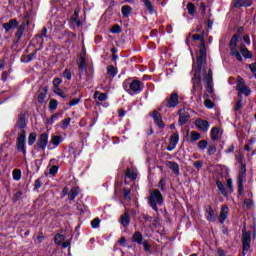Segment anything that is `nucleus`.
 I'll use <instances>...</instances> for the list:
<instances>
[{
  "instance_id": "nucleus-21",
  "label": "nucleus",
  "mask_w": 256,
  "mask_h": 256,
  "mask_svg": "<svg viewBox=\"0 0 256 256\" xmlns=\"http://www.w3.org/2000/svg\"><path fill=\"white\" fill-rule=\"evenodd\" d=\"M252 3L251 0H235L234 7H250Z\"/></svg>"
},
{
  "instance_id": "nucleus-48",
  "label": "nucleus",
  "mask_w": 256,
  "mask_h": 256,
  "mask_svg": "<svg viewBox=\"0 0 256 256\" xmlns=\"http://www.w3.org/2000/svg\"><path fill=\"white\" fill-rule=\"evenodd\" d=\"M217 153V147L215 145H210L208 147V155H215Z\"/></svg>"
},
{
  "instance_id": "nucleus-8",
  "label": "nucleus",
  "mask_w": 256,
  "mask_h": 256,
  "mask_svg": "<svg viewBox=\"0 0 256 256\" xmlns=\"http://www.w3.org/2000/svg\"><path fill=\"white\" fill-rule=\"evenodd\" d=\"M165 107L168 109L177 107L179 105V94L177 92H173L168 99L164 102Z\"/></svg>"
},
{
  "instance_id": "nucleus-62",
  "label": "nucleus",
  "mask_w": 256,
  "mask_h": 256,
  "mask_svg": "<svg viewBox=\"0 0 256 256\" xmlns=\"http://www.w3.org/2000/svg\"><path fill=\"white\" fill-rule=\"evenodd\" d=\"M21 195H23L22 191H18L14 194V199L17 201L18 199H21Z\"/></svg>"
},
{
  "instance_id": "nucleus-32",
  "label": "nucleus",
  "mask_w": 256,
  "mask_h": 256,
  "mask_svg": "<svg viewBox=\"0 0 256 256\" xmlns=\"http://www.w3.org/2000/svg\"><path fill=\"white\" fill-rule=\"evenodd\" d=\"M54 241H55L56 245H62V243L65 241V235L56 234L54 237Z\"/></svg>"
},
{
  "instance_id": "nucleus-28",
  "label": "nucleus",
  "mask_w": 256,
  "mask_h": 256,
  "mask_svg": "<svg viewBox=\"0 0 256 256\" xmlns=\"http://www.w3.org/2000/svg\"><path fill=\"white\" fill-rule=\"evenodd\" d=\"M201 139V134H199L198 132H191L190 133V142L191 143H195L197 141H199Z\"/></svg>"
},
{
  "instance_id": "nucleus-38",
  "label": "nucleus",
  "mask_w": 256,
  "mask_h": 256,
  "mask_svg": "<svg viewBox=\"0 0 256 256\" xmlns=\"http://www.w3.org/2000/svg\"><path fill=\"white\" fill-rule=\"evenodd\" d=\"M107 73H108V75H111L112 77H115V75H117V69H115V66L110 65L107 68Z\"/></svg>"
},
{
  "instance_id": "nucleus-49",
  "label": "nucleus",
  "mask_w": 256,
  "mask_h": 256,
  "mask_svg": "<svg viewBox=\"0 0 256 256\" xmlns=\"http://www.w3.org/2000/svg\"><path fill=\"white\" fill-rule=\"evenodd\" d=\"M205 107H207V109H213V107H215V104L213 103V101L206 99L204 102Z\"/></svg>"
},
{
  "instance_id": "nucleus-45",
  "label": "nucleus",
  "mask_w": 256,
  "mask_h": 256,
  "mask_svg": "<svg viewBox=\"0 0 256 256\" xmlns=\"http://www.w3.org/2000/svg\"><path fill=\"white\" fill-rule=\"evenodd\" d=\"M101 223V220L99 218H95L94 220H92L91 225L93 229H98L99 225Z\"/></svg>"
},
{
  "instance_id": "nucleus-17",
  "label": "nucleus",
  "mask_w": 256,
  "mask_h": 256,
  "mask_svg": "<svg viewBox=\"0 0 256 256\" xmlns=\"http://www.w3.org/2000/svg\"><path fill=\"white\" fill-rule=\"evenodd\" d=\"M72 25H76V27H81V20H79V9H75L74 14L70 18Z\"/></svg>"
},
{
  "instance_id": "nucleus-2",
  "label": "nucleus",
  "mask_w": 256,
  "mask_h": 256,
  "mask_svg": "<svg viewBox=\"0 0 256 256\" xmlns=\"http://www.w3.org/2000/svg\"><path fill=\"white\" fill-rule=\"evenodd\" d=\"M25 127H27V120L25 114H21L16 123V129L20 130L16 139V148L20 153H23V155H27V149H25L27 131H25Z\"/></svg>"
},
{
  "instance_id": "nucleus-56",
  "label": "nucleus",
  "mask_w": 256,
  "mask_h": 256,
  "mask_svg": "<svg viewBox=\"0 0 256 256\" xmlns=\"http://www.w3.org/2000/svg\"><path fill=\"white\" fill-rule=\"evenodd\" d=\"M81 101V99H79V98H76V99H73L70 103H69V105H70V107H75V105H79V102Z\"/></svg>"
},
{
  "instance_id": "nucleus-26",
  "label": "nucleus",
  "mask_w": 256,
  "mask_h": 256,
  "mask_svg": "<svg viewBox=\"0 0 256 256\" xmlns=\"http://www.w3.org/2000/svg\"><path fill=\"white\" fill-rule=\"evenodd\" d=\"M142 1L144 3V7H146L150 15H153V13H155V8L153 7V3H151L150 0H142Z\"/></svg>"
},
{
  "instance_id": "nucleus-44",
  "label": "nucleus",
  "mask_w": 256,
  "mask_h": 256,
  "mask_svg": "<svg viewBox=\"0 0 256 256\" xmlns=\"http://www.w3.org/2000/svg\"><path fill=\"white\" fill-rule=\"evenodd\" d=\"M187 10L189 15H195V5L193 3H188Z\"/></svg>"
},
{
  "instance_id": "nucleus-57",
  "label": "nucleus",
  "mask_w": 256,
  "mask_h": 256,
  "mask_svg": "<svg viewBox=\"0 0 256 256\" xmlns=\"http://www.w3.org/2000/svg\"><path fill=\"white\" fill-rule=\"evenodd\" d=\"M34 189L37 191V189H41V180L37 179L34 184Z\"/></svg>"
},
{
  "instance_id": "nucleus-12",
  "label": "nucleus",
  "mask_w": 256,
  "mask_h": 256,
  "mask_svg": "<svg viewBox=\"0 0 256 256\" xmlns=\"http://www.w3.org/2000/svg\"><path fill=\"white\" fill-rule=\"evenodd\" d=\"M195 125L200 131H209V122L206 120L197 119Z\"/></svg>"
},
{
  "instance_id": "nucleus-7",
  "label": "nucleus",
  "mask_w": 256,
  "mask_h": 256,
  "mask_svg": "<svg viewBox=\"0 0 256 256\" xmlns=\"http://www.w3.org/2000/svg\"><path fill=\"white\" fill-rule=\"evenodd\" d=\"M143 91V83L139 80H133L130 83V89L127 90L129 95H139Z\"/></svg>"
},
{
  "instance_id": "nucleus-63",
  "label": "nucleus",
  "mask_w": 256,
  "mask_h": 256,
  "mask_svg": "<svg viewBox=\"0 0 256 256\" xmlns=\"http://www.w3.org/2000/svg\"><path fill=\"white\" fill-rule=\"evenodd\" d=\"M159 189H165V179H161L158 184Z\"/></svg>"
},
{
  "instance_id": "nucleus-51",
  "label": "nucleus",
  "mask_w": 256,
  "mask_h": 256,
  "mask_svg": "<svg viewBox=\"0 0 256 256\" xmlns=\"http://www.w3.org/2000/svg\"><path fill=\"white\" fill-rule=\"evenodd\" d=\"M59 171V167L58 166H52L49 170L50 175H57V172Z\"/></svg>"
},
{
  "instance_id": "nucleus-11",
  "label": "nucleus",
  "mask_w": 256,
  "mask_h": 256,
  "mask_svg": "<svg viewBox=\"0 0 256 256\" xmlns=\"http://www.w3.org/2000/svg\"><path fill=\"white\" fill-rule=\"evenodd\" d=\"M242 243L244 251H249V247L251 244V234L249 232H243Z\"/></svg>"
},
{
  "instance_id": "nucleus-46",
  "label": "nucleus",
  "mask_w": 256,
  "mask_h": 256,
  "mask_svg": "<svg viewBox=\"0 0 256 256\" xmlns=\"http://www.w3.org/2000/svg\"><path fill=\"white\" fill-rule=\"evenodd\" d=\"M244 205L247 209H253V200L251 199H245L244 200Z\"/></svg>"
},
{
  "instance_id": "nucleus-39",
  "label": "nucleus",
  "mask_w": 256,
  "mask_h": 256,
  "mask_svg": "<svg viewBox=\"0 0 256 256\" xmlns=\"http://www.w3.org/2000/svg\"><path fill=\"white\" fill-rule=\"evenodd\" d=\"M142 245H144V251L146 253H151V244L149 243V240H144Z\"/></svg>"
},
{
  "instance_id": "nucleus-29",
  "label": "nucleus",
  "mask_w": 256,
  "mask_h": 256,
  "mask_svg": "<svg viewBox=\"0 0 256 256\" xmlns=\"http://www.w3.org/2000/svg\"><path fill=\"white\" fill-rule=\"evenodd\" d=\"M219 133H220L219 128L217 127L212 128L211 130L212 141H217V139H219Z\"/></svg>"
},
{
  "instance_id": "nucleus-4",
  "label": "nucleus",
  "mask_w": 256,
  "mask_h": 256,
  "mask_svg": "<svg viewBox=\"0 0 256 256\" xmlns=\"http://www.w3.org/2000/svg\"><path fill=\"white\" fill-rule=\"evenodd\" d=\"M192 39L193 41H201V45H200V51L197 54V65L200 67H203V65H205V63H207V48H205V43H204V37L203 35H199V34H194L192 35Z\"/></svg>"
},
{
  "instance_id": "nucleus-42",
  "label": "nucleus",
  "mask_w": 256,
  "mask_h": 256,
  "mask_svg": "<svg viewBox=\"0 0 256 256\" xmlns=\"http://www.w3.org/2000/svg\"><path fill=\"white\" fill-rule=\"evenodd\" d=\"M58 105H59V102H57V100L55 99L50 100L49 107L52 111H55Z\"/></svg>"
},
{
  "instance_id": "nucleus-40",
  "label": "nucleus",
  "mask_w": 256,
  "mask_h": 256,
  "mask_svg": "<svg viewBox=\"0 0 256 256\" xmlns=\"http://www.w3.org/2000/svg\"><path fill=\"white\" fill-rule=\"evenodd\" d=\"M216 185L219 189V191L222 193V195H227V192L225 191V185L221 181H217Z\"/></svg>"
},
{
  "instance_id": "nucleus-14",
  "label": "nucleus",
  "mask_w": 256,
  "mask_h": 256,
  "mask_svg": "<svg viewBox=\"0 0 256 256\" xmlns=\"http://www.w3.org/2000/svg\"><path fill=\"white\" fill-rule=\"evenodd\" d=\"M206 219L211 223H214V221L217 220V216L215 215L213 208L209 205L206 206Z\"/></svg>"
},
{
  "instance_id": "nucleus-16",
  "label": "nucleus",
  "mask_w": 256,
  "mask_h": 256,
  "mask_svg": "<svg viewBox=\"0 0 256 256\" xmlns=\"http://www.w3.org/2000/svg\"><path fill=\"white\" fill-rule=\"evenodd\" d=\"M179 123L180 125H185V123H187V121H189V112L185 111L184 109L179 110Z\"/></svg>"
},
{
  "instance_id": "nucleus-23",
  "label": "nucleus",
  "mask_w": 256,
  "mask_h": 256,
  "mask_svg": "<svg viewBox=\"0 0 256 256\" xmlns=\"http://www.w3.org/2000/svg\"><path fill=\"white\" fill-rule=\"evenodd\" d=\"M132 241L138 243V245H143V234L141 232H135L132 236Z\"/></svg>"
},
{
  "instance_id": "nucleus-34",
  "label": "nucleus",
  "mask_w": 256,
  "mask_h": 256,
  "mask_svg": "<svg viewBox=\"0 0 256 256\" xmlns=\"http://www.w3.org/2000/svg\"><path fill=\"white\" fill-rule=\"evenodd\" d=\"M94 97L98 101H107V94L105 93L95 92Z\"/></svg>"
},
{
  "instance_id": "nucleus-24",
  "label": "nucleus",
  "mask_w": 256,
  "mask_h": 256,
  "mask_svg": "<svg viewBox=\"0 0 256 256\" xmlns=\"http://www.w3.org/2000/svg\"><path fill=\"white\" fill-rule=\"evenodd\" d=\"M126 177H128V179H132L133 181H135V179H137V169L128 168L126 170Z\"/></svg>"
},
{
  "instance_id": "nucleus-52",
  "label": "nucleus",
  "mask_w": 256,
  "mask_h": 256,
  "mask_svg": "<svg viewBox=\"0 0 256 256\" xmlns=\"http://www.w3.org/2000/svg\"><path fill=\"white\" fill-rule=\"evenodd\" d=\"M62 81H61V78H55L53 80V85H54V89H59V85H61Z\"/></svg>"
},
{
  "instance_id": "nucleus-20",
  "label": "nucleus",
  "mask_w": 256,
  "mask_h": 256,
  "mask_svg": "<svg viewBox=\"0 0 256 256\" xmlns=\"http://www.w3.org/2000/svg\"><path fill=\"white\" fill-rule=\"evenodd\" d=\"M120 223L123 225V227H129V223H131V217L129 216V213L125 212L120 217Z\"/></svg>"
},
{
  "instance_id": "nucleus-36",
  "label": "nucleus",
  "mask_w": 256,
  "mask_h": 256,
  "mask_svg": "<svg viewBox=\"0 0 256 256\" xmlns=\"http://www.w3.org/2000/svg\"><path fill=\"white\" fill-rule=\"evenodd\" d=\"M35 141H37V134L35 132H32L28 137V145H33Z\"/></svg>"
},
{
  "instance_id": "nucleus-19",
  "label": "nucleus",
  "mask_w": 256,
  "mask_h": 256,
  "mask_svg": "<svg viewBox=\"0 0 256 256\" xmlns=\"http://www.w3.org/2000/svg\"><path fill=\"white\" fill-rule=\"evenodd\" d=\"M166 165L173 171V173H175V175H180L179 164L177 162L168 161Z\"/></svg>"
},
{
  "instance_id": "nucleus-1",
  "label": "nucleus",
  "mask_w": 256,
  "mask_h": 256,
  "mask_svg": "<svg viewBox=\"0 0 256 256\" xmlns=\"http://www.w3.org/2000/svg\"><path fill=\"white\" fill-rule=\"evenodd\" d=\"M201 76L203 77L206 91L208 93H213V70L209 69L207 72L205 67L202 65L201 68L198 66V71L194 73V77L192 78V95H195L198 89H200V91L203 89Z\"/></svg>"
},
{
  "instance_id": "nucleus-18",
  "label": "nucleus",
  "mask_w": 256,
  "mask_h": 256,
  "mask_svg": "<svg viewBox=\"0 0 256 256\" xmlns=\"http://www.w3.org/2000/svg\"><path fill=\"white\" fill-rule=\"evenodd\" d=\"M153 119L160 129H163L165 127V124H163V120L159 112H153Z\"/></svg>"
},
{
  "instance_id": "nucleus-31",
  "label": "nucleus",
  "mask_w": 256,
  "mask_h": 256,
  "mask_svg": "<svg viewBox=\"0 0 256 256\" xmlns=\"http://www.w3.org/2000/svg\"><path fill=\"white\" fill-rule=\"evenodd\" d=\"M246 173H247V168L245 167V165H242L239 176H238V181H245Z\"/></svg>"
},
{
  "instance_id": "nucleus-37",
  "label": "nucleus",
  "mask_w": 256,
  "mask_h": 256,
  "mask_svg": "<svg viewBox=\"0 0 256 256\" xmlns=\"http://www.w3.org/2000/svg\"><path fill=\"white\" fill-rule=\"evenodd\" d=\"M70 123H71V118H65L60 124L61 129L65 131V129L69 127Z\"/></svg>"
},
{
  "instance_id": "nucleus-41",
  "label": "nucleus",
  "mask_w": 256,
  "mask_h": 256,
  "mask_svg": "<svg viewBox=\"0 0 256 256\" xmlns=\"http://www.w3.org/2000/svg\"><path fill=\"white\" fill-rule=\"evenodd\" d=\"M207 145H208L207 140H201V141L198 142V147L202 151H205V149H207Z\"/></svg>"
},
{
  "instance_id": "nucleus-59",
  "label": "nucleus",
  "mask_w": 256,
  "mask_h": 256,
  "mask_svg": "<svg viewBox=\"0 0 256 256\" xmlns=\"http://www.w3.org/2000/svg\"><path fill=\"white\" fill-rule=\"evenodd\" d=\"M25 31V28H23V27H20L19 29H18V31H17V37H22L23 36V32Z\"/></svg>"
},
{
  "instance_id": "nucleus-30",
  "label": "nucleus",
  "mask_w": 256,
  "mask_h": 256,
  "mask_svg": "<svg viewBox=\"0 0 256 256\" xmlns=\"http://www.w3.org/2000/svg\"><path fill=\"white\" fill-rule=\"evenodd\" d=\"M36 55H37V51L31 53L28 56H23L22 57V63H29V61H33V59H35Z\"/></svg>"
},
{
  "instance_id": "nucleus-60",
  "label": "nucleus",
  "mask_w": 256,
  "mask_h": 256,
  "mask_svg": "<svg viewBox=\"0 0 256 256\" xmlns=\"http://www.w3.org/2000/svg\"><path fill=\"white\" fill-rule=\"evenodd\" d=\"M194 167L196 169H201V167H203V163L201 161H196L194 162Z\"/></svg>"
},
{
  "instance_id": "nucleus-22",
  "label": "nucleus",
  "mask_w": 256,
  "mask_h": 256,
  "mask_svg": "<svg viewBox=\"0 0 256 256\" xmlns=\"http://www.w3.org/2000/svg\"><path fill=\"white\" fill-rule=\"evenodd\" d=\"M47 98V87H43L39 90L38 93V101L40 103H45V99Z\"/></svg>"
},
{
  "instance_id": "nucleus-50",
  "label": "nucleus",
  "mask_w": 256,
  "mask_h": 256,
  "mask_svg": "<svg viewBox=\"0 0 256 256\" xmlns=\"http://www.w3.org/2000/svg\"><path fill=\"white\" fill-rule=\"evenodd\" d=\"M54 93H56V95H59V97H61L62 99H65V97H67V95H65L64 92L61 91V89L59 88L54 89Z\"/></svg>"
},
{
  "instance_id": "nucleus-33",
  "label": "nucleus",
  "mask_w": 256,
  "mask_h": 256,
  "mask_svg": "<svg viewBox=\"0 0 256 256\" xmlns=\"http://www.w3.org/2000/svg\"><path fill=\"white\" fill-rule=\"evenodd\" d=\"M132 8L129 5H125L122 7V15L123 17H129L131 15Z\"/></svg>"
},
{
  "instance_id": "nucleus-54",
  "label": "nucleus",
  "mask_w": 256,
  "mask_h": 256,
  "mask_svg": "<svg viewBox=\"0 0 256 256\" xmlns=\"http://www.w3.org/2000/svg\"><path fill=\"white\" fill-rule=\"evenodd\" d=\"M238 193L243 195V181L238 180Z\"/></svg>"
},
{
  "instance_id": "nucleus-27",
  "label": "nucleus",
  "mask_w": 256,
  "mask_h": 256,
  "mask_svg": "<svg viewBox=\"0 0 256 256\" xmlns=\"http://www.w3.org/2000/svg\"><path fill=\"white\" fill-rule=\"evenodd\" d=\"M77 195H79V188L73 187L68 194L69 201H73Z\"/></svg>"
},
{
  "instance_id": "nucleus-25",
  "label": "nucleus",
  "mask_w": 256,
  "mask_h": 256,
  "mask_svg": "<svg viewBox=\"0 0 256 256\" xmlns=\"http://www.w3.org/2000/svg\"><path fill=\"white\" fill-rule=\"evenodd\" d=\"M17 25V20H10L8 23L3 24V28L5 31H11V29H13V27H17Z\"/></svg>"
},
{
  "instance_id": "nucleus-9",
  "label": "nucleus",
  "mask_w": 256,
  "mask_h": 256,
  "mask_svg": "<svg viewBox=\"0 0 256 256\" xmlns=\"http://www.w3.org/2000/svg\"><path fill=\"white\" fill-rule=\"evenodd\" d=\"M48 144H49V134L42 133L38 139L37 146L39 147V149H42V151H45Z\"/></svg>"
},
{
  "instance_id": "nucleus-61",
  "label": "nucleus",
  "mask_w": 256,
  "mask_h": 256,
  "mask_svg": "<svg viewBox=\"0 0 256 256\" xmlns=\"http://www.w3.org/2000/svg\"><path fill=\"white\" fill-rule=\"evenodd\" d=\"M227 186L230 189V191H233V180L232 179L227 180Z\"/></svg>"
},
{
  "instance_id": "nucleus-15",
  "label": "nucleus",
  "mask_w": 256,
  "mask_h": 256,
  "mask_svg": "<svg viewBox=\"0 0 256 256\" xmlns=\"http://www.w3.org/2000/svg\"><path fill=\"white\" fill-rule=\"evenodd\" d=\"M228 215H229V206L227 205L222 206L220 211V216H219L220 223H225V220L227 219Z\"/></svg>"
},
{
  "instance_id": "nucleus-13",
  "label": "nucleus",
  "mask_w": 256,
  "mask_h": 256,
  "mask_svg": "<svg viewBox=\"0 0 256 256\" xmlns=\"http://www.w3.org/2000/svg\"><path fill=\"white\" fill-rule=\"evenodd\" d=\"M51 145H53L50 149H57L61 143H63V136L61 135H54L51 137L50 140Z\"/></svg>"
},
{
  "instance_id": "nucleus-35",
  "label": "nucleus",
  "mask_w": 256,
  "mask_h": 256,
  "mask_svg": "<svg viewBox=\"0 0 256 256\" xmlns=\"http://www.w3.org/2000/svg\"><path fill=\"white\" fill-rule=\"evenodd\" d=\"M12 177H13L14 181H19L21 179V170L14 169L12 172Z\"/></svg>"
},
{
  "instance_id": "nucleus-6",
  "label": "nucleus",
  "mask_w": 256,
  "mask_h": 256,
  "mask_svg": "<svg viewBox=\"0 0 256 256\" xmlns=\"http://www.w3.org/2000/svg\"><path fill=\"white\" fill-rule=\"evenodd\" d=\"M236 91H238L239 99H243V95H246V97L251 95V89L245 85V80L241 77L237 79Z\"/></svg>"
},
{
  "instance_id": "nucleus-55",
  "label": "nucleus",
  "mask_w": 256,
  "mask_h": 256,
  "mask_svg": "<svg viewBox=\"0 0 256 256\" xmlns=\"http://www.w3.org/2000/svg\"><path fill=\"white\" fill-rule=\"evenodd\" d=\"M111 33H121V27L119 25H115L111 28Z\"/></svg>"
},
{
  "instance_id": "nucleus-43",
  "label": "nucleus",
  "mask_w": 256,
  "mask_h": 256,
  "mask_svg": "<svg viewBox=\"0 0 256 256\" xmlns=\"http://www.w3.org/2000/svg\"><path fill=\"white\" fill-rule=\"evenodd\" d=\"M63 77H64V79H67L68 81H71V77H73V74L71 73V70L66 69L63 72Z\"/></svg>"
},
{
  "instance_id": "nucleus-3",
  "label": "nucleus",
  "mask_w": 256,
  "mask_h": 256,
  "mask_svg": "<svg viewBox=\"0 0 256 256\" xmlns=\"http://www.w3.org/2000/svg\"><path fill=\"white\" fill-rule=\"evenodd\" d=\"M238 41L239 37L237 36H233L232 39L230 40L231 55H233L237 59V61H243V57H245V59H251L253 55L251 54L249 49H247V46H245V44H241L240 47L237 46ZM241 53L243 56H241Z\"/></svg>"
},
{
  "instance_id": "nucleus-10",
  "label": "nucleus",
  "mask_w": 256,
  "mask_h": 256,
  "mask_svg": "<svg viewBox=\"0 0 256 256\" xmlns=\"http://www.w3.org/2000/svg\"><path fill=\"white\" fill-rule=\"evenodd\" d=\"M179 143V133H174L170 137V142L167 147L168 151H173L177 147V144Z\"/></svg>"
},
{
  "instance_id": "nucleus-5",
  "label": "nucleus",
  "mask_w": 256,
  "mask_h": 256,
  "mask_svg": "<svg viewBox=\"0 0 256 256\" xmlns=\"http://www.w3.org/2000/svg\"><path fill=\"white\" fill-rule=\"evenodd\" d=\"M150 207L154 209V211H158L157 205H163V195L159 190H154L151 192L149 197Z\"/></svg>"
},
{
  "instance_id": "nucleus-53",
  "label": "nucleus",
  "mask_w": 256,
  "mask_h": 256,
  "mask_svg": "<svg viewBox=\"0 0 256 256\" xmlns=\"http://www.w3.org/2000/svg\"><path fill=\"white\" fill-rule=\"evenodd\" d=\"M58 118H59V114H53L50 120L48 121V123H50V125H53V123H55V121H57Z\"/></svg>"
},
{
  "instance_id": "nucleus-47",
  "label": "nucleus",
  "mask_w": 256,
  "mask_h": 256,
  "mask_svg": "<svg viewBox=\"0 0 256 256\" xmlns=\"http://www.w3.org/2000/svg\"><path fill=\"white\" fill-rule=\"evenodd\" d=\"M243 108V98H240L234 107V111H239Z\"/></svg>"
},
{
  "instance_id": "nucleus-58",
  "label": "nucleus",
  "mask_w": 256,
  "mask_h": 256,
  "mask_svg": "<svg viewBox=\"0 0 256 256\" xmlns=\"http://www.w3.org/2000/svg\"><path fill=\"white\" fill-rule=\"evenodd\" d=\"M249 69L252 71L253 75L256 77V64H250Z\"/></svg>"
},
{
  "instance_id": "nucleus-64",
  "label": "nucleus",
  "mask_w": 256,
  "mask_h": 256,
  "mask_svg": "<svg viewBox=\"0 0 256 256\" xmlns=\"http://www.w3.org/2000/svg\"><path fill=\"white\" fill-rule=\"evenodd\" d=\"M227 254L225 253V250L219 248L218 249V256H226Z\"/></svg>"
}]
</instances>
